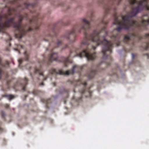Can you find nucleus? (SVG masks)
Here are the masks:
<instances>
[{
	"label": "nucleus",
	"instance_id": "20",
	"mask_svg": "<svg viewBox=\"0 0 149 149\" xmlns=\"http://www.w3.org/2000/svg\"><path fill=\"white\" fill-rule=\"evenodd\" d=\"M37 91H33V93L34 95H37Z\"/></svg>",
	"mask_w": 149,
	"mask_h": 149
},
{
	"label": "nucleus",
	"instance_id": "12",
	"mask_svg": "<svg viewBox=\"0 0 149 149\" xmlns=\"http://www.w3.org/2000/svg\"><path fill=\"white\" fill-rule=\"evenodd\" d=\"M3 97H7L10 100H11L14 98V96L11 95H3Z\"/></svg>",
	"mask_w": 149,
	"mask_h": 149
},
{
	"label": "nucleus",
	"instance_id": "35",
	"mask_svg": "<svg viewBox=\"0 0 149 149\" xmlns=\"http://www.w3.org/2000/svg\"><path fill=\"white\" fill-rule=\"evenodd\" d=\"M86 97H88V96H86Z\"/></svg>",
	"mask_w": 149,
	"mask_h": 149
},
{
	"label": "nucleus",
	"instance_id": "14",
	"mask_svg": "<svg viewBox=\"0 0 149 149\" xmlns=\"http://www.w3.org/2000/svg\"><path fill=\"white\" fill-rule=\"evenodd\" d=\"M1 116H2V117H3V118H4L5 117V113L3 111H2L1 112Z\"/></svg>",
	"mask_w": 149,
	"mask_h": 149
},
{
	"label": "nucleus",
	"instance_id": "28",
	"mask_svg": "<svg viewBox=\"0 0 149 149\" xmlns=\"http://www.w3.org/2000/svg\"><path fill=\"white\" fill-rule=\"evenodd\" d=\"M3 130V129L0 127V131H2Z\"/></svg>",
	"mask_w": 149,
	"mask_h": 149
},
{
	"label": "nucleus",
	"instance_id": "5",
	"mask_svg": "<svg viewBox=\"0 0 149 149\" xmlns=\"http://www.w3.org/2000/svg\"><path fill=\"white\" fill-rule=\"evenodd\" d=\"M34 72L35 73L38 74L39 75V78H38V80L45 81L47 79V77H45L43 74L42 70L41 67L39 68H36Z\"/></svg>",
	"mask_w": 149,
	"mask_h": 149
},
{
	"label": "nucleus",
	"instance_id": "29",
	"mask_svg": "<svg viewBox=\"0 0 149 149\" xmlns=\"http://www.w3.org/2000/svg\"><path fill=\"white\" fill-rule=\"evenodd\" d=\"M93 17V14L92 13H91V18Z\"/></svg>",
	"mask_w": 149,
	"mask_h": 149
},
{
	"label": "nucleus",
	"instance_id": "23",
	"mask_svg": "<svg viewBox=\"0 0 149 149\" xmlns=\"http://www.w3.org/2000/svg\"><path fill=\"white\" fill-rule=\"evenodd\" d=\"M40 86H43V85H44V83H43L42 82L41 83H40Z\"/></svg>",
	"mask_w": 149,
	"mask_h": 149
},
{
	"label": "nucleus",
	"instance_id": "30",
	"mask_svg": "<svg viewBox=\"0 0 149 149\" xmlns=\"http://www.w3.org/2000/svg\"><path fill=\"white\" fill-rule=\"evenodd\" d=\"M9 106L8 105V104L6 105V108H9Z\"/></svg>",
	"mask_w": 149,
	"mask_h": 149
},
{
	"label": "nucleus",
	"instance_id": "16",
	"mask_svg": "<svg viewBox=\"0 0 149 149\" xmlns=\"http://www.w3.org/2000/svg\"><path fill=\"white\" fill-rule=\"evenodd\" d=\"M23 61V59H19L18 61V62H19V64H21L22 63Z\"/></svg>",
	"mask_w": 149,
	"mask_h": 149
},
{
	"label": "nucleus",
	"instance_id": "6",
	"mask_svg": "<svg viewBox=\"0 0 149 149\" xmlns=\"http://www.w3.org/2000/svg\"><path fill=\"white\" fill-rule=\"evenodd\" d=\"M138 38L139 40L143 38L147 39L148 40L147 42L145 43V46L144 47V49L145 50H147L149 48V33L146 34L143 37L138 36Z\"/></svg>",
	"mask_w": 149,
	"mask_h": 149
},
{
	"label": "nucleus",
	"instance_id": "32",
	"mask_svg": "<svg viewBox=\"0 0 149 149\" xmlns=\"http://www.w3.org/2000/svg\"><path fill=\"white\" fill-rule=\"evenodd\" d=\"M21 48H23V46H22V45H21Z\"/></svg>",
	"mask_w": 149,
	"mask_h": 149
},
{
	"label": "nucleus",
	"instance_id": "19",
	"mask_svg": "<svg viewBox=\"0 0 149 149\" xmlns=\"http://www.w3.org/2000/svg\"><path fill=\"white\" fill-rule=\"evenodd\" d=\"M10 82V80H8L7 81V84L8 85H9Z\"/></svg>",
	"mask_w": 149,
	"mask_h": 149
},
{
	"label": "nucleus",
	"instance_id": "18",
	"mask_svg": "<svg viewBox=\"0 0 149 149\" xmlns=\"http://www.w3.org/2000/svg\"><path fill=\"white\" fill-rule=\"evenodd\" d=\"M87 92H88V93L89 94V95L91 96V92L90 91L89 89H88V90L87 91Z\"/></svg>",
	"mask_w": 149,
	"mask_h": 149
},
{
	"label": "nucleus",
	"instance_id": "1",
	"mask_svg": "<svg viewBox=\"0 0 149 149\" xmlns=\"http://www.w3.org/2000/svg\"><path fill=\"white\" fill-rule=\"evenodd\" d=\"M108 23L107 21L103 19L102 23L104 26L102 29L100 30H95L92 33L89 34L87 33V31L90 28V22L86 19H83L81 23L76 24L72 29L68 31L65 36V38L69 40L70 43L71 44L75 41L77 33L83 31L85 38L81 43V48H73L70 51L68 57L67 58L62 57L61 60L60 61L57 53L53 52V51L61 45L62 42L59 40H57L56 43L52 41L50 43L49 47L47 49V50L50 51L52 53L47 59L42 62H39L40 66L42 63L49 65L54 60L64 62L65 66L66 67L67 63H72V60L70 58V57H73L76 56L81 58L84 57H86L88 60H93L96 57V53L92 51H94L96 47L92 45L91 46V49H90V42L95 43L97 46L100 45H103L104 46L102 48V52L103 54V58H107L108 55L107 54L106 52L109 51L110 54L112 53L111 49L113 44V42L112 41H108L105 39V37L108 34V32L105 30L106 25Z\"/></svg>",
	"mask_w": 149,
	"mask_h": 149
},
{
	"label": "nucleus",
	"instance_id": "4",
	"mask_svg": "<svg viewBox=\"0 0 149 149\" xmlns=\"http://www.w3.org/2000/svg\"><path fill=\"white\" fill-rule=\"evenodd\" d=\"M9 62L6 61L4 64L2 63L1 59L0 58V79H1L2 75H4L6 78H7L8 76V73L2 70L1 68V67H7L9 65Z\"/></svg>",
	"mask_w": 149,
	"mask_h": 149
},
{
	"label": "nucleus",
	"instance_id": "9",
	"mask_svg": "<svg viewBox=\"0 0 149 149\" xmlns=\"http://www.w3.org/2000/svg\"><path fill=\"white\" fill-rule=\"evenodd\" d=\"M97 72L96 70H91V72L89 73L87 76L89 79L93 78L97 74Z\"/></svg>",
	"mask_w": 149,
	"mask_h": 149
},
{
	"label": "nucleus",
	"instance_id": "21",
	"mask_svg": "<svg viewBox=\"0 0 149 149\" xmlns=\"http://www.w3.org/2000/svg\"><path fill=\"white\" fill-rule=\"evenodd\" d=\"M68 45H66L65 46V47H63L62 49H65V48H67L68 47Z\"/></svg>",
	"mask_w": 149,
	"mask_h": 149
},
{
	"label": "nucleus",
	"instance_id": "7",
	"mask_svg": "<svg viewBox=\"0 0 149 149\" xmlns=\"http://www.w3.org/2000/svg\"><path fill=\"white\" fill-rule=\"evenodd\" d=\"M82 84L83 85V88L81 90L79 91V92L81 94V96L76 99V100L77 102H79L81 101L82 98V95L86 92V86L87 85L86 82L82 83Z\"/></svg>",
	"mask_w": 149,
	"mask_h": 149
},
{
	"label": "nucleus",
	"instance_id": "25",
	"mask_svg": "<svg viewBox=\"0 0 149 149\" xmlns=\"http://www.w3.org/2000/svg\"><path fill=\"white\" fill-rule=\"evenodd\" d=\"M44 40L45 41H48L49 40L47 39V38H44Z\"/></svg>",
	"mask_w": 149,
	"mask_h": 149
},
{
	"label": "nucleus",
	"instance_id": "17",
	"mask_svg": "<svg viewBox=\"0 0 149 149\" xmlns=\"http://www.w3.org/2000/svg\"><path fill=\"white\" fill-rule=\"evenodd\" d=\"M52 32H53V33H54V35L55 36L56 35V32H55V30L54 29H53L52 30Z\"/></svg>",
	"mask_w": 149,
	"mask_h": 149
},
{
	"label": "nucleus",
	"instance_id": "8",
	"mask_svg": "<svg viewBox=\"0 0 149 149\" xmlns=\"http://www.w3.org/2000/svg\"><path fill=\"white\" fill-rule=\"evenodd\" d=\"M111 38L114 41V42L116 43L117 46H118L120 43L119 41L120 37L118 34L115 35H113L111 37Z\"/></svg>",
	"mask_w": 149,
	"mask_h": 149
},
{
	"label": "nucleus",
	"instance_id": "11",
	"mask_svg": "<svg viewBox=\"0 0 149 149\" xmlns=\"http://www.w3.org/2000/svg\"><path fill=\"white\" fill-rule=\"evenodd\" d=\"M41 101L42 102L46 104V108H49V107L48 106V104L51 102L50 99L49 98L48 99H41Z\"/></svg>",
	"mask_w": 149,
	"mask_h": 149
},
{
	"label": "nucleus",
	"instance_id": "27",
	"mask_svg": "<svg viewBox=\"0 0 149 149\" xmlns=\"http://www.w3.org/2000/svg\"><path fill=\"white\" fill-rule=\"evenodd\" d=\"M132 57L133 58H134V55L133 54H132Z\"/></svg>",
	"mask_w": 149,
	"mask_h": 149
},
{
	"label": "nucleus",
	"instance_id": "13",
	"mask_svg": "<svg viewBox=\"0 0 149 149\" xmlns=\"http://www.w3.org/2000/svg\"><path fill=\"white\" fill-rule=\"evenodd\" d=\"M24 55L25 56L24 59L26 61L28 60L29 58V55L26 51L24 52Z\"/></svg>",
	"mask_w": 149,
	"mask_h": 149
},
{
	"label": "nucleus",
	"instance_id": "2",
	"mask_svg": "<svg viewBox=\"0 0 149 149\" xmlns=\"http://www.w3.org/2000/svg\"><path fill=\"white\" fill-rule=\"evenodd\" d=\"M148 0H111L107 2L105 6V16L112 10L114 13L113 24L119 26L115 30L118 32L123 29L133 31L130 35L125 36L124 41L125 43H128L131 36H138V34L134 31V27L141 31L145 29L149 24V16L148 14L143 16L139 23L135 20H131L132 17L135 16L144 8H146L149 10Z\"/></svg>",
	"mask_w": 149,
	"mask_h": 149
},
{
	"label": "nucleus",
	"instance_id": "34",
	"mask_svg": "<svg viewBox=\"0 0 149 149\" xmlns=\"http://www.w3.org/2000/svg\"><path fill=\"white\" fill-rule=\"evenodd\" d=\"M31 13H32V11H31Z\"/></svg>",
	"mask_w": 149,
	"mask_h": 149
},
{
	"label": "nucleus",
	"instance_id": "33",
	"mask_svg": "<svg viewBox=\"0 0 149 149\" xmlns=\"http://www.w3.org/2000/svg\"><path fill=\"white\" fill-rule=\"evenodd\" d=\"M27 96L26 95L25 96V97H27Z\"/></svg>",
	"mask_w": 149,
	"mask_h": 149
},
{
	"label": "nucleus",
	"instance_id": "15",
	"mask_svg": "<svg viewBox=\"0 0 149 149\" xmlns=\"http://www.w3.org/2000/svg\"><path fill=\"white\" fill-rule=\"evenodd\" d=\"M49 38L50 39H52V36L51 34H49L46 36V38Z\"/></svg>",
	"mask_w": 149,
	"mask_h": 149
},
{
	"label": "nucleus",
	"instance_id": "24",
	"mask_svg": "<svg viewBox=\"0 0 149 149\" xmlns=\"http://www.w3.org/2000/svg\"><path fill=\"white\" fill-rule=\"evenodd\" d=\"M52 84L54 86H55L56 85V83L55 82H53L52 83Z\"/></svg>",
	"mask_w": 149,
	"mask_h": 149
},
{
	"label": "nucleus",
	"instance_id": "26",
	"mask_svg": "<svg viewBox=\"0 0 149 149\" xmlns=\"http://www.w3.org/2000/svg\"><path fill=\"white\" fill-rule=\"evenodd\" d=\"M146 55L147 56V58L148 59L149 58V54H146Z\"/></svg>",
	"mask_w": 149,
	"mask_h": 149
},
{
	"label": "nucleus",
	"instance_id": "10",
	"mask_svg": "<svg viewBox=\"0 0 149 149\" xmlns=\"http://www.w3.org/2000/svg\"><path fill=\"white\" fill-rule=\"evenodd\" d=\"M24 82L21 84L22 90L23 91L26 90V85L28 84V79L26 78H25L24 80Z\"/></svg>",
	"mask_w": 149,
	"mask_h": 149
},
{
	"label": "nucleus",
	"instance_id": "3",
	"mask_svg": "<svg viewBox=\"0 0 149 149\" xmlns=\"http://www.w3.org/2000/svg\"><path fill=\"white\" fill-rule=\"evenodd\" d=\"M83 68L82 67L79 66L77 65L74 66L72 70H67L64 71L61 70H60L57 71L54 69H51L49 71L50 73L51 74H59L61 75H68L70 74H73L74 73V70L76 69H79L80 70L78 71L80 72V71Z\"/></svg>",
	"mask_w": 149,
	"mask_h": 149
},
{
	"label": "nucleus",
	"instance_id": "31",
	"mask_svg": "<svg viewBox=\"0 0 149 149\" xmlns=\"http://www.w3.org/2000/svg\"><path fill=\"white\" fill-rule=\"evenodd\" d=\"M110 63H108L107 64V65H110Z\"/></svg>",
	"mask_w": 149,
	"mask_h": 149
},
{
	"label": "nucleus",
	"instance_id": "22",
	"mask_svg": "<svg viewBox=\"0 0 149 149\" xmlns=\"http://www.w3.org/2000/svg\"><path fill=\"white\" fill-rule=\"evenodd\" d=\"M99 3H101V4H102V3H103V1L102 0H100V2L99 1L98 2Z\"/></svg>",
	"mask_w": 149,
	"mask_h": 149
}]
</instances>
